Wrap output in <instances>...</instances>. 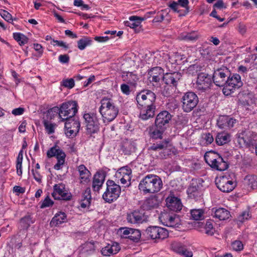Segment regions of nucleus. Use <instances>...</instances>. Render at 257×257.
<instances>
[{
    "instance_id": "b1692460",
    "label": "nucleus",
    "mask_w": 257,
    "mask_h": 257,
    "mask_svg": "<svg viewBox=\"0 0 257 257\" xmlns=\"http://www.w3.org/2000/svg\"><path fill=\"white\" fill-rule=\"evenodd\" d=\"M166 201L167 207L170 210L177 212L182 209V204L178 198L169 196L166 198Z\"/></svg>"
},
{
    "instance_id": "864d4df0",
    "label": "nucleus",
    "mask_w": 257,
    "mask_h": 257,
    "mask_svg": "<svg viewBox=\"0 0 257 257\" xmlns=\"http://www.w3.org/2000/svg\"><path fill=\"white\" fill-rule=\"evenodd\" d=\"M251 217L250 214L248 211L242 212L237 217V220L240 222H243L248 220Z\"/></svg>"
},
{
    "instance_id": "3c124183",
    "label": "nucleus",
    "mask_w": 257,
    "mask_h": 257,
    "mask_svg": "<svg viewBox=\"0 0 257 257\" xmlns=\"http://www.w3.org/2000/svg\"><path fill=\"white\" fill-rule=\"evenodd\" d=\"M232 249L236 251H240L243 249V245L242 242L240 240H235L231 243Z\"/></svg>"
},
{
    "instance_id": "cd10ccee",
    "label": "nucleus",
    "mask_w": 257,
    "mask_h": 257,
    "mask_svg": "<svg viewBox=\"0 0 257 257\" xmlns=\"http://www.w3.org/2000/svg\"><path fill=\"white\" fill-rule=\"evenodd\" d=\"M145 18L138 16H131L129 18V21H125L124 25L131 28L135 29L139 27Z\"/></svg>"
},
{
    "instance_id": "f03ea898",
    "label": "nucleus",
    "mask_w": 257,
    "mask_h": 257,
    "mask_svg": "<svg viewBox=\"0 0 257 257\" xmlns=\"http://www.w3.org/2000/svg\"><path fill=\"white\" fill-rule=\"evenodd\" d=\"M101 106L99 111L105 121L113 120L117 116L118 112V108L115 105L113 100L107 97L103 98L100 101Z\"/></svg>"
},
{
    "instance_id": "58836bf2",
    "label": "nucleus",
    "mask_w": 257,
    "mask_h": 257,
    "mask_svg": "<svg viewBox=\"0 0 257 257\" xmlns=\"http://www.w3.org/2000/svg\"><path fill=\"white\" fill-rule=\"evenodd\" d=\"M132 170L128 166H125L121 167L117 171L116 175L118 178L125 177L126 176L127 177L131 178Z\"/></svg>"
},
{
    "instance_id": "bf43d9fd",
    "label": "nucleus",
    "mask_w": 257,
    "mask_h": 257,
    "mask_svg": "<svg viewBox=\"0 0 257 257\" xmlns=\"http://www.w3.org/2000/svg\"><path fill=\"white\" fill-rule=\"evenodd\" d=\"M121 149L125 154L129 155L133 151V146L131 144L125 143L122 145Z\"/></svg>"
},
{
    "instance_id": "5701e85b",
    "label": "nucleus",
    "mask_w": 257,
    "mask_h": 257,
    "mask_svg": "<svg viewBox=\"0 0 257 257\" xmlns=\"http://www.w3.org/2000/svg\"><path fill=\"white\" fill-rule=\"evenodd\" d=\"M105 175L103 171L97 172L93 176L92 188L94 191L98 192L102 186Z\"/></svg>"
},
{
    "instance_id": "a211bd4d",
    "label": "nucleus",
    "mask_w": 257,
    "mask_h": 257,
    "mask_svg": "<svg viewBox=\"0 0 257 257\" xmlns=\"http://www.w3.org/2000/svg\"><path fill=\"white\" fill-rule=\"evenodd\" d=\"M216 184L217 188L223 192H229L235 187L233 182L225 176H220L216 179Z\"/></svg>"
},
{
    "instance_id": "ea45409f",
    "label": "nucleus",
    "mask_w": 257,
    "mask_h": 257,
    "mask_svg": "<svg viewBox=\"0 0 257 257\" xmlns=\"http://www.w3.org/2000/svg\"><path fill=\"white\" fill-rule=\"evenodd\" d=\"M165 129H160L156 126L155 128L150 130V137L153 139H162V136Z\"/></svg>"
},
{
    "instance_id": "bb28decb",
    "label": "nucleus",
    "mask_w": 257,
    "mask_h": 257,
    "mask_svg": "<svg viewBox=\"0 0 257 257\" xmlns=\"http://www.w3.org/2000/svg\"><path fill=\"white\" fill-rule=\"evenodd\" d=\"M144 220V215L140 211H135L127 215V220L131 223H142Z\"/></svg>"
},
{
    "instance_id": "774afa93",
    "label": "nucleus",
    "mask_w": 257,
    "mask_h": 257,
    "mask_svg": "<svg viewBox=\"0 0 257 257\" xmlns=\"http://www.w3.org/2000/svg\"><path fill=\"white\" fill-rule=\"evenodd\" d=\"M59 61L61 63H68L69 61V57L67 54L60 55L59 56Z\"/></svg>"
},
{
    "instance_id": "393cba45",
    "label": "nucleus",
    "mask_w": 257,
    "mask_h": 257,
    "mask_svg": "<svg viewBox=\"0 0 257 257\" xmlns=\"http://www.w3.org/2000/svg\"><path fill=\"white\" fill-rule=\"evenodd\" d=\"M79 173L80 183L87 184L90 182L91 173L84 165H80L77 167Z\"/></svg>"
},
{
    "instance_id": "49530a36",
    "label": "nucleus",
    "mask_w": 257,
    "mask_h": 257,
    "mask_svg": "<svg viewBox=\"0 0 257 257\" xmlns=\"http://www.w3.org/2000/svg\"><path fill=\"white\" fill-rule=\"evenodd\" d=\"M43 123L45 128L48 134H52L54 133L56 127L55 124L46 120L44 121Z\"/></svg>"
},
{
    "instance_id": "473e14b6",
    "label": "nucleus",
    "mask_w": 257,
    "mask_h": 257,
    "mask_svg": "<svg viewBox=\"0 0 257 257\" xmlns=\"http://www.w3.org/2000/svg\"><path fill=\"white\" fill-rule=\"evenodd\" d=\"M248 134H250L249 132H244L243 133L239 135L237 138V142L241 146H248L251 142V139L248 136Z\"/></svg>"
},
{
    "instance_id": "6ab92c4d",
    "label": "nucleus",
    "mask_w": 257,
    "mask_h": 257,
    "mask_svg": "<svg viewBox=\"0 0 257 257\" xmlns=\"http://www.w3.org/2000/svg\"><path fill=\"white\" fill-rule=\"evenodd\" d=\"M236 123V120L228 115L220 116L217 121L218 126L222 129L227 130L232 127Z\"/></svg>"
},
{
    "instance_id": "9d476101",
    "label": "nucleus",
    "mask_w": 257,
    "mask_h": 257,
    "mask_svg": "<svg viewBox=\"0 0 257 257\" xmlns=\"http://www.w3.org/2000/svg\"><path fill=\"white\" fill-rule=\"evenodd\" d=\"M47 155L48 158L56 157L57 162L54 166V169L59 170L62 168L65 161L66 155L58 146L51 148L47 151Z\"/></svg>"
},
{
    "instance_id": "e433bc0d",
    "label": "nucleus",
    "mask_w": 257,
    "mask_h": 257,
    "mask_svg": "<svg viewBox=\"0 0 257 257\" xmlns=\"http://www.w3.org/2000/svg\"><path fill=\"white\" fill-rule=\"evenodd\" d=\"M92 42L90 38L84 37L77 42L78 48L80 50H84L87 46H90Z\"/></svg>"
},
{
    "instance_id": "6e6552de",
    "label": "nucleus",
    "mask_w": 257,
    "mask_h": 257,
    "mask_svg": "<svg viewBox=\"0 0 257 257\" xmlns=\"http://www.w3.org/2000/svg\"><path fill=\"white\" fill-rule=\"evenodd\" d=\"M85 120L86 134L91 135L97 133L99 129V123L96 114L87 113L83 115Z\"/></svg>"
},
{
    "instance_id": "c85d7f7f",
    "label": "nucleus",
    "mask_w": 257,
    "mask_h": 257,
    "mask_svg": "<svg viewBox=\"0 0 257 257\" xmlns=\"http://www.w3.org/2000/svg\"><path fill=\"white\" fill-rule=\"evenodd\" d=\"M67 221L66 214L63 212H59L53 217L50 224L52 226H57Z\"/></svg>"
},
{
    "instance_id": "412c9836",
    "label": "nucleus",
    "mask_w": 257,
    "mask_h": 257,
    "mask_svg": "<svg viewBox=\"0 0 257 257\" xmlns=\"http://www.w3.org/2000/svg\"><path fill=\"white\" fill-rule=\"evenodd\" d=\"M163 69L160 67H156L148 72V80L150 82L158 83L163 79Z\"/></svg>"
},
{
    "instance_id": "4d7b16f0",
    "label": "nucleus",
    "mask_w": 257,
    "mask_h": 257,
    "mask_svg": "<svg viewBox=\"0 0 257 257\" xmlns=\"http://www.w3.org/2000/svg\"><path fill=\"white\" fill-rule=\"evenodd\" d=\"M53 204V201L50 199L49 196H47L44 201L42 202L40 207L41 208H44L46 207H48L52 206Z\"/></svg>"
},
{
    "instance_id": "052dcab7",
    "label": "nucleus",
    "mask_w": 257,
    "mask_h": 257,
    "mask_svg": "<svg viewBox=\"0 0 257 257\" xmlns=\"http://www.w3.org/2000/svg\"><path fill=\"white\" fill-rule=\"evenodd\" d=\"M22 161L23 159L17 158L16 168L17 170V174L19 176H21L22 174Z\"/></svg>"
},
{
    "instance_id": "f257e3e1",
    "label": "nucleus",
    "mask_w": 257,
    "mask_h": 257,
    "mask_svg": "<svg viewBox=\"0 0 257 257\" xmlns=\"http://www.w3.org/2000/svg\"><path fill=\"white\" fill-rule=\"evenodd\" d=\"M163 186L161 179L155 175L149 174L141 180L139 185L140 191L144 193H155Z\"/></svg>"
},
{
    "instance_id": "9b49d317",
    "label": "nucleus",
    "mask_w": 257,
    "mask_h": 257,
    "mask_svg": "<svg viewBox=\"0 0 257 257\" xmlns=\"http://www.w3.org/2000/svg\"><path fill=\"white\" fill-rule=\"evenodd\" d=\"M182 108L185 112L191 111L197 104L198 98L193 92H187L182 98Z\"/></svg>"
},
{
    "instance_id": "423d86ee",
    "label": "nucleus",
    "mask_w": 257,
    "mask_h": 257,
    "mask_svg": "<svg viewBox=\"0 0 257 257\" xmlns=\"http://www.w3.org/2000/svg\"><path fill=\"white\" fill-rule=\"evenodd\" d=\"M136 99L137 106L155 105L156 95L150 90H144L137 93Z\"/></svg>"
},
{
    "instance_id": "aec40b11",
    "label": "nucleus",
    "mask_w": 257,
    "mask_h": 257,
    "mask_svg": "<svg viewBox=\"0 0 257 257\" xmlns=\"http://www.w3.org/2000/svg\"><path fill=\"white\" fill-rule=\"evenodd\" d=\"M156 105L137 106L139 110L140 118L143 120H147L155 115Z\"/></svg>"
},
{
    "instance_id": "1a4fd4ad",
    "label": "nucleus",
    "mask_w": 257,
    "mask_h": 257,
    "mask_svg": "<svg viewBox=\"0 0 257 257\" xmlns=\"http://www.w3.org/2000/svg\"><path fill=\"white\" fill-rule=\"evenodd\" d=\"M148 237L155 239L157 241L162 240L168 236V231L165 228L157 226H150L145 231Z\"/></svg>"
},
{
    "instance_id": "4468645a",
    "label": "nucleus",
    "mask_w": 257,
    "mask_h": 257,
    "mask_svg": "<svg viewBox=\"0 0 257 257\" xmlns=\"http://www.w3.org/2000/svg\"><path fill=\"white\" fill-rule=\"evenodd\" d=\"M212 84L211 76L205 73L198 74L196 81V88L201 92H205L210 89Z\"/></svg>"
},
{
    "instance_id": "de8ad7c7",
    "label": "nucleus",
    "mask_w": 257,
    "mask_h": 257,
    "mask_svg": "<svg viewBox=\"0 0 257 257\" xmlns=\"http://www.w3.org/2000/svg\"><path fill=\"white\" fill-rule=\"evenodd\" d=\"M166 224L165 225L169 227H175L177 224L176 217L174 216L167 215L166 216Z\"/></svg>"
},
{
    "instance_id": "0e129e2a",
    "label": "nucleus",
    "mask_w": 257,
    "mask_h": 257,
    "mask_svg": "<svg viewBox=\"0 0 257 257\" xmlns=\"http://www.w3.org/2000/svg\"><path fill=\"white\" fill-rule=\"evenodd\" d=\"M120 231L121 235L124 238H128L130 235V232L132 231L131 228H120Z\"/></svg>"
},
{
    "instance_id": "f8f14e48",
    "label": "nucleus",
    "mask_w": 257,
    "mask_h": 257,
    "mask_svg": "<svg viewBox=\"0 0 257 257\" xmlns=\"http://www.w3.org/2000/svg\"><path fill=\"white\" fill-rule=\"evenodd\" d=\"M65 133L66 135L69 138L75 137L79 132L80 123L78 119L75 117L68 118L64 119Z\"/></svg>"
},
{
    "instance_id": "4be33fe9",
    "label": "nucleus",
    "mask_w": 257,
    "mask_h": 257,
    "mask_svg": "<svg viewBox=\"0 0 257 257\" xmlns=\"http://www.w3.org/2000/svg\"><path fill=\"white\" fill-rule=\"evenodd\" d=\"M181 76V73L178 72L167 73L163 76V81L168 85L176 87Z\"/></svg>"
},
{
    "instance_id": "2f4dec72",
    "label": "nucleus",
    "mask_w": 257,
    "mask_h": 257,
    "mask_svg": "<svg viewBox=\"0 0 257 257\" xmlns=\"http://www.w3.org/2000/svg\"><path fill=\"white\" fill-rule=\"evenodd\" d=\"M230 141V135L225 132L218 133L215 141L217 145L221 146L229 142Z\"/></svg>"
},
{
    "instance_id": "09e8293b",
    "label": "nucleus",
    "mask_w": 257,
    "mask_h": 257,
    "mask_svg": "<svg viewBox=\"0 0 257 257\" xmlns=\"http://www.w3.org/2000/svg\"><path fill=\"white\" fill-rule=\"evenodd\" d=\"M246 179L248 181V185L253 189H257V177L254 175H249L246 176Z\"/></svg>"
},
{
    "instance_id": "8fccbe9b",
    "label": "nucleus",
    "mask_w": 257,
    "mask_h": 257,
    "mask_svg": "<svg viewBox=\"0 0 257 257\" xmlns=\"http://www.w3.org/2000/svg\"><path fill=\"white\" fill-rule=\"evenodd\" d=\"M186 246L180 243L174 244L172 245L173 250L179 254H181L183 251L185 249Z\"/></svg>"
},
{
    "instance_id": "7ed1b4c3",
    "label": "nucleus",
    "mask_w": 257,
    "mask_h": 257,
    "mask_svg": "<svg viewBox=\"0 0 257 257\" xmlns=\"http://www.w3.org/2000/svg\"><path fill=\"white\" fill-rule=\"evenodd\" d=\"M54 112H59V116L62 121L68 118L74 117L77 112V103L75 101H69L63 103L60 107L53 108Z\"/></svg>"
},
{
    "instance_id": "5fc2aeb1",
    "label": "nucleus",
    "mask_w": 257,
    "mask_h": 257,
    "mask_svg": "<svg viewBox=\"0 0 257 257\" xmlns=\"http://www.w3.org/2000/svg\"><path fill=\"white\" fill-rule=\"evenodd\" d=\"M0 15L8 22L12 23L13 22L12 16L7 11L1 10Z\"/></svg>"
},
{
    "instance_id": "338daca9",
    "label": "nucleus",
    "mask_w": 257,
    "mask_h": 257,
    "mask_svg": "<svg viewBox=\"0 0 257 257\" xmlns=\"http://www.w3.org/2000/svg\"><path fill=\"white\" fill-rule=\"evenodd\" d=\"M204 139L205 140L207 144H211L214 140L212 135L210 133L204 134Z\"/></svg>"
},
{
    "instance_id": "69168bd1",
    "label": "nucleus",
    "mask_w": 257,
    "mask_h": 257,
    "mask_svg": "<svg viewBox=\"0 0 257 257\" xmlns=\"http://www.w3.org/2000/svg\"><path fill=\"white\" fill-rule=\"evenodd\" d=\"M120 89L122 92L125 95H129L131 93L130 87L126 84H122L120 85Z\"/></svg>"
},
{
    "instance_id": "f3484780",
    "label": "nucleus",
    "mask_w": 257,
    "mask_h": 257,
    "mask_svg": "<svg viewBox=\"0 0 257 257\" xmlns=\"http://www.w3.org/2000/svg\"><path fill=\"white\" fill-rule=\"evenodd\" d=\"M172 115L167 111H163L160 112L156 116L155 120V126L160 129H166L169 126Z\"/></svg>"
},
{
    "instance_id": "680f3d73",
    "label": "nucleus",
    "mask_w": 257,
    "mask_h": 257,
    "mask_svg": "<svg viewBox=\"0 0 257 257\" xmlns=\"http://www.w3.org/2000/svg\"><path fill=\"white\" fill-rule=\"evenodd\" d=\"M164 10H162L161 12H159L157 13L156 16L154 18L153 20L154 23L161 22L164 19Z\"/></svg>"
},
{
    "instance_id": "a18cd8bd",
    "label": "nucleus",
    "mask_w": 257,
    "mask_h": 257,
    "mask_svg": "<svg viewBox=\"0 0 257 257\" xmlns=\"http://www.w3.org/2000/svg\"><path fill=\"white\" fill-rule=\"evenodd\" d=\"M205 233L208 235H212L214 234L215 229L213 227V222L211 220L206 221L204 227Z\"/></svg>"
},
{
    "instance_id": "c03bdc74",
    "label": "nucleus",
    "mask_w": 257,
    "mask_h": 257,
    "mask_svg": "<svg viewBox=\"0 0 257 257\" xmlns=\"http://www.w3.org/2000/svg\"><path fill=\"white\" fill-rule=\"evenodd\" d=\"M33 223V221L30 215L24 217L21 219L20 222V224L23 229H27L30 224Z\"/></svg>"
},
{
    "instance_id": "e2e57ef3",
    "label": "nucleus",
    "mask_w": 257,
    "mask_h": 257,
    "mask_svg": "<svg viewBox=\"0 0 257 257\" xmlns=\"http://www.w3.org/2000/svg\"><path fill=\"white\" fill-rule=\"evenodd\" d=\"M32 173L33 174V177L34 179L39 183H41L42 182V176L40 175L39 171L36 170H32Z\"/></svg>"
},
{
    "instance_id": "f704fd0d",
    "label": "nucleus",
    "mask_w": 257,
    "mask_h": 257,
    "mask_svg": "<svg viewBox=\"0 0 257 257\" xmlns=\"http://www.w3.org/2000/svg\"><path fill=\"white\" fill-rule=\"evenodd\" d=\"M159 205V201L156 197L149 198L145 200L144 203V207L146 209H151L157 207Z\"/></svg>"
},
{
    "instance_id": "a878e982",
    "label": "nucleus",
    "mask_w": 257,
    "mask_h": 257,
    "mask_svg": "<svg viewBox=\"0 0 257 257\" xmlns=\"http://www.w3.org/2000/svg\"><path fill=\"white\" fill-rule=\"evenodd\" d=\"M120 248L118 243L116 242H111L108 243L106 246L103 247L101 249V253L104 256H110L112 254L117 253Z\"/></svg>"
},
{
    "instance_id": "4c0bfd02",
    "label": "nucleus",
    "mask_w": 257,
    "mask_h": 257,
    "mask_svg": "<svg viewBox=\"0 0 257 257\" xmlns=\"http://www.w3.org/2000/svg\"><path fill=\"white\" fill-rule=\"evenodd\" d=\"M126 76L127 82L131 85L135 87L139 80L137 75L134 73V72H128L126 73Z\"/></svg>"
},
{
    "instance_id": "603ef678",
    "label": "nucleus",
    "mask_w": 257,
    "mask_h": 257,
    "mask_svg": "<svg viewBox=\"0 0 257 257\" xmlns=\"http://www.w3.org/2000/svg\"><path fill=\"white\" fill-rule=\"evenodd\" d=\"M74 84V80L73 78L64 79L61 82L62 86L69 89L72 88Z\"/></svg>"
},
{
    "instance_id": "13d9d810",
    "label": "nucleus",
    "mask_w": 257,
    "mask_h": 257,
    "mask_svg": "<svg viewBox=\"0 0 257 257\" xmlns=\"http://www.w3.org/2000/svg\"><path fill=\"white\" fill-rule=\"evenodd\" d=\"M179 5L182 8L185 9V13L187 14L189 11V7L188 6L189 1L188 0H178L177 2Z\"/></svg>"
},
{
    "instance_id": "dca6fc26",
    "label": "nucleus",
    "mask_w": 257,
    "mask_h": 257,
    "mask_svg": "<svg viewBox=\"0 0 257 257\" xmlns=\"http://www.w3.org/2000/svg\"><path fill=\"white\" fill-rule=\"evenodd\" d=\"M52 196L56 200H69L71 198L70 193L65 189V185L62 183L55 184L53 186Z\"/></svg>"
},
{
    "instance_id": "c9c22d12",
    "label": "nucleus",
    "mask_w": 257,
    "mask_h": 257,
    "mask_svg": "<svg viewBox=\"0 0 257 257\" xmlns=\"http://www.w3.org/2000/svg\"><path fill=\"white\" fill-rule=\"evenodd\" d=\"M95 249V243L93 241L86 242L82 245V252L87 254L93 253Z\"/></svg>"
},
{
    "instance_id": "ddd939ff",
    "label": "nucleus",
    "mask_w": 257,
    "mask_h": 257,
    "mask_svg": "<svg viewBox=\"0 0 257 257\" xmlns=\"http://www.w3.org/2000/svg\"><path fill=\"white\" fill-rule=\"evenodd\" d=\"M204 158L206 162L212 168L218 171H224L228 168L227 163L223 158L217 155L216 158H213L209 155H205Z\"/></svg>"
},
{
    "instance_id": "2eb2a0df",
    "label": "nucleus",
    "mask_w": 257,
    "mask_h": 257,
    "mask_svg": "<svg viewBox=\"0 0 257 257\" xmlns=\"http://www.w3.org/2000/svg\"><path fill=\"white\" fill-rule=\"evenodd\" d=\"M229 74L230 71L226 68L216 70L214 71L212 77L214 84L216 86L224 87Z\"/></svg>"
},
{
    "instance_id": "0eeeda50",
    "label": "nucleus",
    "mask_w": 257,
    "mask_h": 257,
    "mask_svg": "<svg viewBox=\"0 0 257 257\" xmlns=\"http://www.w3.org/2000/svg\"><path fill=\"white\" fill-rule=\"evenodd\" d=\"M242 85L241 77L238 74H233L228 75L226 80L225 87L223 88V93L225 95H230L233 93L236 88H238Z\"/></svg>"
},
{
    "instance_id": "20e7f679",
    "label": "nucleus",
    "mask_w": 257,
    "mask_h": 257,
    "mask_svg": "<svg viewBox=\"0 0 257 257\" xmlns=\"http://www.w3.org/2000/svg\"><path fill=\"white\" fill-rule=\"evenodd\" d=\"M172 146L169 139L157 142L153 144L149 148V150L158 153L157 157L164 159H166L171 153Z\"/></svg>"
},
{
    "instance_id": "c756f323",
    "label": "nucleus",
    "mask_w": 257,
    "mask_h": 257,
    "mask_svg": "<svg viewBox=\"0 0 257 257\" xmlns=\"http://www.w3.org/2000/svg\"><path fill=\"white\" fill-rule=\"evenodd\" d=\"M198 38V35L197 32L192 31L191 32H183L181 33L178 39L180 40L185 41L186 42H193L196 41Z\"/></svg>"
},
{
    "instance_id": "7c9ffc66",
    "label": "nucleus",
    "mask_w": 257,
    "mask_h": 257,
    "mask_svg": "<svg viewBox=\"0 0 257 257\" xmlns=\"http://www.w3.org/2000/svg\"><path fill=\"white\" fill-rule=\"evenodd\" d=\"M230 216V212L223 208H219L215 209L213 217L219 219L220 220H224L228 219Z\"/></svg>"
},
{
    "instance_id": "72a5a7b5",
    "label": "nucleus",
    "mask_w": 257,
    "mask_h": 257,
    "mask_svg": "<svg viewBox=\"0 0 257 257\" xmlns=\"http://www.w3.org/2000/svg\"><path fill=\"white\" fill-rule=\"evenodd\" d=\"M90 192V189L89 188H87L83 193V199H82L80 204L82 208H85L89 205L91 198Z\"/></svg>"
},
{
    "instance_id": "39448f33",
    "label": "nucleus",
    "mask_w": 257,
    "mask_h": 257,
    "mask_svg": "<svg viewBox=\"0 0 257 257\" xmlns=\"http://www.w3.org/2000/svg\"><path fill=\"white\" fill-rule=\"evenodd\" d=\"M106 186V189L102 195V198L106 202L111 203L119 196L121 188L119 185L110 180L107 181Z\"/></svg>"
},
{
    "instance_id": "37998d69",
    "label": "nucleus",
    "mask_w": 257,
    "mask_h": 257,
    "mask_svg": "<svg viewBox=\"0 0 257 257\" xmlns=\"http://www.w3.org/2000/svg\"><path fill=\"white\" fill-rule=\"evenodd\" d=\"M141 233L139 229L132 228V231L130 232L128 238L135 242H138L140 239Z\"/></svg>"
},
{
    "instance_id": "79ce46f5",
    "label": "nucleus",
    "mask_w": 257,
    "mask_h": 257,
    "mask_svg": "<svg viewBox=\"0 0 257 257\" xmlns=\"http://www.w3.org/2000/svg\"><path fill=\"white\" fill-rule=\"evenodd\" d=\"M191 215L194 220H202L204 218V211L201 209H192Z\"/></svg>"
},
{
    "instance_id": "a19ab883",
    "label": "nucleus",
    "mask_w": 257,
    "mask_h": 257,
    "mask_svg": "<svg viewBox=\"0 0 257 257\" xmlns=\"http://www.w3.org/2000/svg\"><path fill=\"white\" fill-rule=\"evenodd\" d=\"M13 37L20 45H24L28 42V39L24 34L20 33H14Z\"/></svg>"
},
{
    "instance_id": "6e6d98bb",
    "label": "nucleus",
    "mask_w": 257,
    "mask_h": 257,
    "mask_svg": "<svg viewBox=\"0 0 257 257\" xmlns=\"http://www.w3.org/2000/svg\"><path fill=\"white\" fill-rule=\"evenodd\" d=\"M181 59L178 53H172L169 55V60L172 64L178 63V60Z\"/></svg>"
}]
</instances>
